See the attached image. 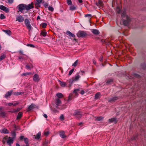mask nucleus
<instances>
[{
	"label": "nucleus",
	"mask_w": 146,
	"mask_h": 146,
	"mask_svg": "<svg viewBox=\"0 0 146 146\" xmlns=\"http://www.w3.org/2000/svg\"><path fill=\"white\" fill-rule=\"evenodd\" d=\"M121 16L124 20L123 23L125 26L128 25L129 23L131 21V19L129 17L126 15L125 11H123L121 14Z\"/></svg>",
	"instance_id": "obj_1"
},
{
	"label": "nucleus",
	"mask_w": 146,
	"mask_h": 146,
	"mask_svg": "<svg viewBox=\"0 0 146 146\" xmlns=\"http://www.w3.org/2000/svg\"><path fill=\"white\" fill-rule=\"evenodd\" d=\"M25 24L27 29L30 31L31 30L32 27L30 24L29 20L28 19H26L25 20Z\"/></svg>",
	"instance_id": "obj_2"
},
{
	"label": "nucleus",
	"mask_w": 146,
	"mask_h": 146,
	"mask_svg": "<svg viewBox=\"0 0 146 146\" xmlns=\"http://www.w3.org/2000/svg\"><path fill=\"white\" fill-rule=\"evenodd\" d=\"M77 35L78 37H84L86 36L87 34L84 31H79L77 33Z\"/></svg>",
	"instance_id": "obj_3"
},
{
	"label": "nucleus",
	"mask_w": 146,
	"mask_h": 146,
	"mask_svg": "<svg viewBox=\"0 0 146 146\" xmlns=\"http://www.w3.org/2000/svg\"><path fill=\"white\" fill-rule=\"evenodd\" d=\"M74 115L76 117L79 119L81 117L82 114V113L80 111L76 110L74 111Z\"/></svg>",
	"instance_id": "obj_4"
},
{
	"label": "nucleus",
	"mask_w": 146,
	"mask_h": 146,
	"mask_svg": "<svg viewBox=\"0 0 146 146\" xmlns=\"http://www.w3.org/2000/svg\"><path fill=\"white\" fill-rule=\"evenodd\" d=\"M40 79V78L39 75L37 74H35L33 77V80L34 82H38L39 81Z\"/></svg>",
	"instance_id": "obj_5"
},
{
	"label": "nucleus",
	"mask_w": 146,
	"mask_h": 146,
	"mask_svg": "<svg viewBox=\"0 0 146 146\" xmlns=\"http://www.w3.org/2000/svg\"><path fill=\"white\" fill-rule=\"evenodd\" d=\"M26 5L24 4H21L18 6L19 10L20 12H22L23 10L25 9Z\"/></svg>",
	"instance_id": "obj_6"
},
{
	"label": "nucleus",
	"mask_w": 146,
	"mask_h": 146,
	"mask_svg": "<svg viewBox=\"0 0 146 146\" xmlns=\"http://www.w3.org/2000/svg\"><path fill=\"white\" fill-rule=\"evenodd\" d=\"M34 7L33 4V3H32L31 4H29L28 5H26L25 10L28 11L33 9Z\"/></svg>",
	"instance_id": "obj_7"
},
{
	"label": "nucleus",
	"mask_w": 146,
	"mask_h": 146,
	"mask_svg": "<svg viewBox=\"0 0 146 146\" xmlns=\"http://www.w3.org/2000/svg\"><path fill=\"white\" fill-rule=\"evenodd\" d=\"M0 9L7 13L9 12V9L8 8L2 5H0Z\"/></svg>",
	"instance_id": "obj_8"
},
{
	"label": "nucleus",
	"mask_w": 146,
	"mask_h": 146,
	"mask_svg": "<svg viewBox=\"0 0 146 146\" xmlns=\"http://www.w3.org/2000/svg\"><path fill=\"white\" fill-rule=\"evenodd\" d=\"M24 20V18L22 16L20 15L16 17V21L19 22H22Z\"/></svg>",
	"instance_id": "obj_9"
},
{
	"label": "nucleus",
	"mask_w": 146,
	"mask_h": 146,
	"mask_svg": "<svg viewBox=\"0 0 146 146\" xmlns=\"http://www.w3.org/2000/svg\"><path fill=\"white\" fill-rule=\"evenodd\" d=\"M80 77V76L78 74H76L74 78L72 81H76L78 80L79 78Z\"/></svg>",
	"instance_id": "obj_10"
},
{
	"label": "nucleus",
	"mask_w": 146,
	"mask_h": 146,
	"mask_svg": "<svg viewBox=\"0 0 146 146\" xmlns=\"http://www.w3.org/2000/svg\"><path fill=\"white\" fill-rule=\"evenodd\" d=\"M1 132L5 134L8 133H9V131L6 129L4 128L2 129L1 131Z\"/></svg>",
	"instance_id": "obj_11"
},
{
	"label": "nucleus",
	"mask_w": 146,
	"mask_h": 146,
	"mask_svg": "<svg viewBox=\"0 0 146 146\" xmlns=\"http://www.w3.org/2000/svg\"><path fill=\"white\" fill-rule=\"evenodd\" d=\"M60 135V136L62 138H65L66 137V136L64 135V132L63 131H61L59 132Z\"/></svg>",
	"instance_id": "obj_12"
},
{
	"label": "nucleus",
	"mask_w": 146,
	"mask_h": 146,
	"mask_svg": "<svg viewBox=\"0 0 146 146\" xmlns=\"http://www.w3.org/2000/svg\"><path fill=\"white\" fill-rule=\"evenodd\" d=\"M7 143L9 144L10 146H11V144L13 143V140L10 137H9L8 140L7 141Z\"/></svg>",
	"instance_id": "obj_13"
},
{
	"label": "nucleus",
	"mask_w": 146,
	"mask_h": 146,
	"mask_svg": "<svg viewBox=\"0 0 146 146\" xmlns=\"http://www.w3.org/2000/svg\"><path fill=\"white\" fill-rule=\"evenodd\" d=\"M58 82H59L60 85L62 87H65L66 85V83L63 82H62L60 80H58Z\"/></svg>",
	"instance_id": "obj_14"
},
{
	"label": "nucleus",
	"mask_w": 146,
	"mask_h": 146,
	"mask_svg": "<svg viewBox=\"0 0 146 146\" xmlns=\"http://www.w3.org/2000/svg\"><path fill=\"white\" fill-rule=\"evenodd\" d=\"M92 32L94 35H98L99 34L100 32L99 31L96 29L92 30Z\"/></svg>",
	"instance_id": "obj_15"
},
{
	"label": "nucleus",
	"mask_w": 146,
	"mask_h": 146,
	"mask_svg": "<svg viewBox=\"0 0 146 146\" xmlns=\"http://www.w3.org/2000/svg\"><path fill=\"white\" fill-rule=\"evenodd\" d=\"M56 104L57 106H59L61 103L60 100L59 99H56L55 100Z\"/></svg>",
	"instance_id": "obj_16"
},
{
	"label": "nucleus",
	"mask_w": 146,
	"mask_h": 146,
	"mask_svg": "<svg viewBox=\"0 0 146 146\" xmlns=\"http://www.w3.org/2000/svg\"><path fill=\"white\" fill-rule=\"evenodd\" d=\"M67 34L70 36H71L72 37H74L75 36L74 34H72L71 32L69 31H67L66 32Z\"/></svg>",
	"instance_id": "obj_17"
},
{
	"label": "nucleus",
	"mask_w": 146,
	"mask_h": 146,
	"mask_svg": "<svg viewBox=\"0 0 146 146\" xmlns=\"http://www.w3.org/2000/svg\"><path fill=\"white\" fill-rule=\"evenodd\" d=\"M109 121L111 122H114L116 123L117 122L116 119L114 118H112L109 120Z\"/></svg>",
	"instance_id": "obj_18"
},
{
	"label": "nucleus",
	"mask_w": 146,
	"mask_h": 146,
	"mask_svg": "<svg viewBox=\"0 0 146 146\" xmlns=\"http://www.w3.org/2000/svg\"><path fill=\"white\" fill-rule=\"evenodd\" d=\"M3 31H4L5 33L9 35L10 36L11 35V33L10 30H4Z\"/></svg>",
	"instance_id": "obj_19"
},
{
	"label": "nucleus",
	"mask_w": 146,
	"mask_h": 146,
	"mask_svg": "<svg viewBox=\"0 0 146 146\" xmlns=\"http://www.w3.org/2000/svg\"><path fill=\"white\" fill-rule=\"evenodd\" d=\"M12 93V92L11 91L7 92L5 95V97L7 98L10 96L11 94Z\"/></svg>",
	"instance_id": "obj_20"
},
{
	"label": "nucleus",
	"mask_w": 146,
	"mask_h": 146,
	"mask_svg": "<svg viewBox=\"0 0 146 146\" xmlns=\"http://www.w3.org/2000/svg\"><path fill=\"white\" fill-rule=\"evenodd\" d=\"M56 96L59 98H61L63 97L62 94L60 93H58L56 94Z\"/></svg>",
	"instance_id": "obj_21"
},
{
	"label": "nucleus",
	"mask_w": 146,
	"mask_h": 146,
	"mask_svg": "<svg viewBox=\"0 0 146 146\" xmlns=\"http://www.w3.org/2000/svg\"><path fill=\"white\" fill-rule=\"evenodd\" d=\"M42 2V0H36V3L35 4V7L36 8L37 5H38V4L41 3Z\"/></svg>",
	"instance_id": "obj_22"
},
{
	"label": "nucleus",
	"mask_w": 146,
	"mask_h": 146,
	"mask_svg": "<svg viewBox=\"0 0 146 146\" xmlns=\"http://www.w3.org/2000/svg\"><path fill=\"white\" fill-rule=\"evenodd\" d=\"M85 17H88V19L90 20L92 18V15L90 14H88L85 15Z\"/></svg>",
	"instance_id": "obj_23"
},
{
	"label": "nucleus",
	"mask_w": 146,
	"mask_h": 146,
	"mask_svg": "<svg viewBox=\"0 0 146 146\" xmlns=\"http://www.w3.org/2000/svg\"><path fill=\"white\" fill-rule=\"evenodd\" d=\"M46 34L47 33L45 31H42L40 33V35L44 37L45 36Z\"/></svg>",
	"instance_id": "obj_24"
},
{
	"label": "nucleus",
	"mask_w": 146,
	"mask_h": 146,
	"mask_svg": "<svg viewBox=\"0 0 146 146\" xmlns=\"http://www.w3.org/2000/svg\"><path fill=\"white\" fill-rule=\"evenodd\" d=\"M41 135L40 132H38L36 135V136H35V138L36 139H38L40 138Z\"/></svg>",
	"instance_id": "obj_25"
},
{
	"label": "nucleus",
	"mask_w": 146,
	"mask_h": 146,
	"mask_svg": "<svg viewBox=\"0 0 146 146\" xmlns=\"http://www.w3.org/2000/svg\"><path fill=\"white\" fill-rule=\"evenodd\" d=\"M6 56L5 54H3L0 56V61L4 59L6 57Z\"/></svg>",
	"instance_id": "obj_26"
},
{
	"label": "nucleus",
	"mask_w": 146,
	"mask_h": 146,
	"mask_svg": "<svg viewBox=\"0 0 146 146\" xmlns=\"http://www.w3.org/2000/svg\"><path fill=\"white\" fill-rule=\"evenodd\" d=\"M100 97V93H98L96 94L95 95V99H97Z\"/></svg>",
	"instance_id": "obj_27"
},
{
	"label": "nucleus",
	"mask_w": 146,
	"mask_h": 146,
	"mask_svg": "<svg viewBox=\"0 0 146 146\" xmlns=\"http://www.w3.org/2000/svg\"><path fill=\"white\" fill-rule=\"evenodd\" d=\"M22 113L20 112L17 115V119H20L22 117Z\"/></svg>",
	"instance_id": "obj_28"
},
{
	"label": "nucleus",
	"mask_w": 146,
	"mask_h": 146,
	"mask_svg": "<svg viewBox=\"0 0 146 146\" xmlns=\"http://www.w3.org/2000/svg\"><path fill=\"white\" fill-rule=\"evenodd\" d=\"M113 80L112 79H109L107 80L106 82V83L107 84H110L111 83L113 82Z\"/></svg>",
	"instance_id": "obj_29"
},
{
	"label": "nucleus",
	"mask_w": 146,
	"mask_h": 146,
	"mask_svg": "<svg viewBox=\"0 0 146 146\" xmlns=\"http://www.w3.org/2000/svg\"><path fill=\"white\" fill-rule=\"evenodd\" d=\"M31 74V72H26L25 73H23L22 74V76H26L28 75H30Z\"/></svg>",
	"instance_id": "obj_30"
},
{
	"label": "nucleus",
	"mask_w": 146,
	"mask_h": 146,
	"mask_svg": "<svg viewBox=\"0 0 146 146\" xmlns=\"http://www.w3.org/2000/svg\"><path fill=\"white\" fill-rule=\"evenodd\" d=\"M116 11L118 13H120L121 12V10L120 7L118 6L117 7L116 9Z\"/></svg>",
	"instance_id": "obj_31"
},
{
	"label": "nucleus",
	"mask_w": 146,
	"mask_h": 146,
	"mask_svg": "<svg viewBox=\"0 0 146 146\" xmlns=\"http://www.w3.org/2000/svg\"><path fill=\"white\" fill-rule=\"evenodd\" d=\"M78 60H77L76 61L72 64V66L74 67L76 66L78 64Z\"/></svg>",
	"instance_id": "obj_32"
},
{
	"label": "nucleus",
	"mask_w": 146,
	"mask_h": 146,
	"mask_svg": "<svg viewBox=\"0 0 146 146\" xmlns=\"http://www.w3.org/2000/svg\"><path fill=\"white\" fill-rule=\"evenodd\" d=\"M0 18L1 19H3L5 18V17L3 14H1L0 16Z\"/></svg>",
	"instance_id": "obj_33"
},
{
	"label": "nucleus",
	"mask_w": 146,
	"mask_h": 146,
	"mask_svg": "<svg viewBox=\"0 0 146 146\" xmlns=\"http://www.w3.org/2000/svg\"><path fill=\"white\" fill-rule=\"evenodd\" d=\"M76 9V7L74 6H72L70 7V9L71 11L74 10Z\"/></svg>",
	"instance_id": "obj_34"
},
{
	"label": "nucleus",
	"mask_w": 146,
	"mask_h": 146,
	"mask_svg": "<svg viewBox=\"0 0 146 146\" xmlns=\"http://www.w3.org/2000/svg\"><path fill=\"white\" fill-rule=\"evenodd\" d=\"M47 25V24L46 23H43L41 25L42 27L44 28H46Z\"/></svg>",
	"instance_id": "obj_35"
},
{
	"label": "nucleus",
	"mask_w": 146,
	"mask_h": 146,
	"mask_svg": "<svg viewBox=\"0 0 146 146\" xmlns=\"http://www.w3.org/2000/svg\"><path fill=\"white\" fill-rule=\"evenodd\" d=\"M48 9L49 11H54V8L50 6H49L48 7Z\"/></svg>",
	"instance_id": "obj_36"
},
{
	"label": "nucleus",
	"mask_w": 146,
	"mask_h": 146,
	"mask_svg": "<svg viewBox=\"0 0 146 146\" xmlns=\"http://www.w3.org/2000/svg\"><path fill=\"white\" fill-rule=\"evenodd\" d=\"M33 105H31L30 106L28 107V111H30L33 109Z\"/></svg>",
	"instance_id": "obj_37"
},
{
	"label": "nucleus",
	"mask_w": 146,
	"mask_h": 146,
	"mask_svg": "<svg viewBox=\"0 0 146 146\" xmlns=\"http://www.w3.org/2000/svg\"><path fill=\"white\" fill-rule=\"evenodd\" d=\"M79 90V89L75 90L74 91V93L75 94V95L77 96L78 95L77 92Z\"/></svg>",
	"instance_id": "obj_38"
},
{
	"label": "nucleus",
	"mask_w": 146,
	"mask_h": 146,
	"mask_svg": "<svg viewBox=\"0 0 146 146\" xmlns=\"http://www.w3.org/2000/svg\"><path fill=\"white\" fill-rule=\"evenodd\" d=\"M24 141H25V142L27 145H28V139L27 138H24Z\"/></svg>",
	"instance_id": "obj_39"
},
{
	"label": "nucleus",
	"mask_w": 146,
	"mask_h": 146,
	"mask_svg": "<svg viewBox=\"0 0 146 146\" xmlns=\"http://www.w3.org/2000/svg\"><path fill=\"white\" fill-rule=\"evenodd\" d=\"M21 109V108H18L16 110H14L13 111V112H17L19 111Z\"/></svg>",
	"instance_id": "obj_40"
},
{
	"label": "nucleus",
	"mask_w": 146,
	"mask_h": 146,
	"mask_svg": "<svg viewBox=\"0 0 146 146\" xmlns=\"http://www.w3.org/2000/svg\"><path fill=\"white\" fill-rule=\"evenodd\" d=\"M26 68L28 69H30L31 68H33V66L32 65L29 66V65H27L26 66Z\"/></svg>",
	"instance_id": "obj_41"
},
{
	"label": "nucleus",
	"mask_w": 146,
	"mask_h": 146,
	"mask_svg": "<svg viewBox=\"0 0 146 146\" xmlns=\"http://www.w3.org/2000/svg\"><path fill=\"white\" fill-rule=\"evenodd\" d=\"M67 2L68 5H71L72 3L71 0H67Z\"/></svg>",
	"instance_id": "obj_42"
},
{
	"label": "nucleus",
	"mask_w": 146,
	"mask_h": 146,
	"mask_svg": "<svg viewBox=\"0 0 146 146\" xmlns=\"http://www.w3.org/2000/svg\"><path fill=\"white\" fill-rule=\"evenodd\" d=\"M74 71V69H72L69 72V75H71L72 74V73Z\"/></svg>",
	"instance_id": "obj_43"
},
{
	"label": "nucleus",
	"mask_w": 146,
	"mask_h": 146,
	"mask_svg": "<svg viewBox=\"0 0 146 146\" xmlns=\"http://www.w3.org/2000/svg\"><path fill=\"white\" fill-rule=\"evenodd\" d=\"M103 117H98L97 118V119L98 121H100L102 119Z\"/></svg>",
	"instance_id": "obj_44"
},
{
	"label": "nucleus",
	"mask_w": 146,
	"mask_h": 146,
	"mask_svg": "<svg viewBox=\"0 0 146 146\" xmlns=\"http://www.w3.org/2000/svg\"><path fill=\"white\" fill-rule=\"evenodd\" d=\"M60 119L62 120L64 119V116L63 115H61L60 117Z\"/></svg>",
	"instance_id": "obj_45"
},
{
	"label": "nucleus",
	"mask_w": 146,
	"mask_h": 146,
	"mask_svg": "<svg viewBox=\"0 0 146 146\" xmlns=\"http://www.w3.org/2000/svg\"><path fill=\"white\" fill-rule=\"evenodd\" d=\"M21 92H16L14 94L15 95H19L21 94Z\"/></svg>",
	"instance_id": "obj_46"
},
{
	"label": "nucleus",
	"mask_w": 146,
	"mask_h": 146,
	"mask_svg": "<svg viewBox=\"0 0 146 146\" xmlns=\"http://www.w3.org/2000/svg\"><path fill=\"white\" fill-rule=\"evenodd\" d=\"M72 99V95L70 94V96H69L68 97V101H69L71 100Z\"/></svg>",
	"instance_id": "obj_47"
},
{
	"label": "nucleus",
	"mask_w": 146,
	"mask_h": 146,
	"mask_svg": "<svg viewBox=\"0 0 146 146\" xmlns=\"http://www.w3.org/2000/svg\"><path fill=\"white\" fill-rule=\"evenodd\" d=\"M8 106H13V103H9L7 104Z\"/></svg>",
	"instance_id": "obj_48"
},
{
	"label": "nucleus",
	"mask_w": 146,
	"mask_h": 146,
	"mask_svg": "<svg viewBox=\"0 0 146 146\" xmlns=\"http://www.w3.org/2000/svg\"><path fill=\"white\" fill-rule=\"evenodd\" d=\"M8 2L10 3H12L13 2V0H8Z\"/></svg>",
	"instance_id": "obj_49"
},
{
	"label": "nucleus",
	"mask_w": 146,
	"mask_h": 146,
	"mask_svg": "<svg viewBox=\"0 0 146 146\" xmlns=\"http://www.w3.org/2000/svg\"><path fill=\"white\" fill-rule=\"evenodd\" d=\"M44 134L45 135L47 136L49 134V132L48 131L44 132Z\"/></svg>",
	"instance_id": "obj_50"
},
{
	"label": "nucleus",
	"mask_w": 146,
	"mask_h": 146,
	"mask_svg": "<svg viewBox=\"0 0 146 146\" xmlns=\"http://www.w3.org/2000/svg\"><path fill=\"white\" fill-rule=\"evenodd\" d=\"M20 53V54H23V51L22 50H20L19 51Z\"/></svg>",
	"instance_id": "obj_51"
},
{
	"label": "nucleus",
	"mask_w": 146,
	"mask_h": 146,
	"mask_svg": "<svg viewBox=\"0 0 146 146\" xmlns=\"http://www.w3.org/2000/svg\"><path fill=\"white\" fill-rule=\"evenodd\" d=\"M43 116L44 117L46 118H47V115L46 114H44V115H43Z\"/></svg>",
	"instance_id": "obj_52"
},
{
	"label": "nucleus",
	"mask_w": 146,
	"mask_h": 146,
	"mask_svg": "<svg viewBox=\"0 0 146 146\" xmlns=\"http://www.w3.org/2000/svg\"><path fill=\"white\" fill-rule=\"evenodd\" d=\"M80 93L82 94H83L84 93V90H82L80 92Z\"/></svg>",
	"instance_id": "obj_53"
},
{
	"label": "nucleus",
	"mask_w": 146,
	"mask_h": 146,
	"mask_svg": "<svg viewBox=\"0 0 146 146\" xmlns=\"http://www.w3.org/2000/svg\"><path fill=\"white\" fill-rule=\"evenodd\" d=\"M20 138L21 140H22L24 138V136H20Z\"/></svg>",
	"instance_id": "obj_54"
},
{
	"label": "nucleus",
	"mask_w": 146,
	"mask_h": 146,
	"mask_svg": "<svg viewBox=\"0 0 146 146\" xmlns=\"http://www.w3.org/2000/svg\"><path fill=\"white\" fill-rule=\"evenodd\" d=\"M18 103H15V104L13 103V106H16V105H18Z\"/></svg>",
	"instance_id": "obj_55"
},
{
	"label": "nucleus",
	"mask_w": 146,
	"mask_h": 146,
	"mask_svg": "<svg viewBox=\"0 0 146 146\" xmlns=\"http://www.w3.org/2000/svg\"><path fill=\"white\" fill-rule=\"evenodd\" d=\"M28 45H29L31 47H34V46L32 44H28Z\"/></svg>",
	"instance_id": "obj_56"
},
{
	"label": "nucleus",
	"mask_w": 146,
	"mask_h": 146,
	"mask_svg": "<svg viewBox=\"0 0 146 146\" xmlns=\"http://www.w3.org/2000/svg\"><path fill=\"white\" fill-rule=\"evenodd\" d=\"M78 1L80 3H82L83 1L82 0H78Z\"/></svg>",
	"instance_id": "obj_57"
},
{
	"label": "nucleus",
	"mask_w": 146,
	"mask_h": 146,
	"mask_svg": "<svg viewBox=\"0 0 146 146\" xmlns=\"http://www.w3.org/2000/svg\"><path fill=\"white\" fill-rule=\"evenodd\" d=\"M16 146H20V145L18 143H17L16 144Z\"/></svg>",
	"instance_id": "obj_58"
},
{
	"label": "nucleus",
	"mask_w": 146,
	"mask_h": 146,
	"mask_svg": "<svg viewBox=\"0 0 146 146\" xmlns=\"http://www.w3.org/2000/svg\"><path fill=\"white\" fill-rule=\"evenodd\" d=\"M40 17L39 16H38L37 17V19H40Z\"/></svg>",
	"instance_id": "obj_59"
},
{
	"label": "nucleus",
	"mask_w": 146,
	"mask_h": 146,
	"mask_svg": "<svg viewBox=\"0 0 146 146\" xmlns=\"http://www.w3.org/2000/svg\"><path fill=\"white\" fill-rule=\"evenodd\" d=\"M96 61H93V63L94 64H96Z\"/></svg>",
	"instance_id": "obj_60"
},
{
	"label": "nucleus",
	"mask_w": 146,
	"mask_h": 146,
	"mask_svg": "<svg viewBox=\"0 0 146 146\" xmlns=\"http://www.w3.org/2000/svg\"><path fill=\"white\" fill-rule=\"evenodd\" d=\"M19 59H21L22 58V57H19Z\"/></svg>",
	"instance_id": "obj_61"
},
{
	"label": "nucleus",
	"mask_w": 146,
	"mask_h": 146,
	"mask_svg": "<svg viewBox=\"0 0 146 146\" xmlns=\"http://www.w3.org/2000/svg\"><path fill=\"white\" fill-rule=\"evenodd\" d=\"M7 137H4V139H7Z\"/></svg>",
	"instance_id": "obj_62"
},
{
	"label": "nucleus",
	"mask_w": 146,
	"mask_h": 146,
	"mask_svg": "<svg viewBox=\"0 0 146 146\" xmlns=\"http://www.w3.org/2000/svg\"><path fill=\"white\" fill-rule=\"evenodd\" d=\"M1 46L0 45V50L1 49Z\"/></svg>",
	"instance_id": "obj_63"
},
{
	"label": "nucleus",
	"mask_w": 146,
	"mask_h": 146,
	"mask_svg": "<svg viewBox=\"0 0 146 146\" xmlns=\"http://www.w3.org/2000/svg\"><path fill=\"white\" fill-rule=\"evenodd\" d=\"M117 99V98H115V99H113V100H116Z\"/></svg>",
	"instance_id": "obj_64"
}]
</instances>
